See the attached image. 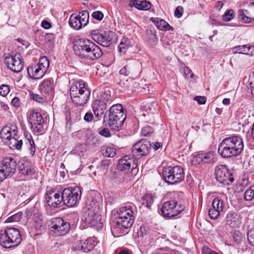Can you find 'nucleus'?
Wrapping results in <instances>:
<instances>
[{"label":"nucleus","mask_w":254,"mask_h":254,"mask_svg":"<svg viewBox=\"0 0 254 254\" xmlns=\"http://www.w3.org/2000/svg\"><path fill=\"white\" fill-rule=\"evenodd\" d=\"M1 131L6 135V138L10 141V147L20 149L22 145V141L18 140L16 138L11 137V131L10 128H3Z\"/></svg>","instance_id":"a878e982"},{"label":"nucleus","mask_w":254,"mask_h":254,"mask_svg":"<svg viewBox=\"0 0 254 254\" xmlns=\"http://www.w3.org/2000/svg\"><path fill=\"white\" fill-rule=\"evenodd\" d=\"M93 42L89 39L80 38L74 42L73 49L75 54L85 59Z\"/></svg>","instance_id":"dca6fc26"},{"label":"nucleus","mask_w":254,"mask_h":254,"mask_svg":"<svg viewBox=\"0 0 254 254\" xmlns=\"http://www.w3.org/2000/svg\"><path fill=\"white\" fill-rule=\"evenodd\" d=\"M248 240L250 244L254 246V229L249 230L247 234Z\"/></svg>","instance_id":"de8ad7c7"},{"label":"nucleus","mask_w":254,"mask_h":254,"mask_svg":"<svg viewBox=\"0 0 254 254\" xmlns=\"http://www.w3.org/2000/svg\"><path fill=\"white\" fill-rule=\"evenodd\" d=\"M214 175L216 181L224 185H230L233 181L234 178L225 165H218L215 168Z\"/></svg>","instance_id":"6e6552de"},{"label":"nucleus","mask_w":254,"mask_h":254,"mask_svg":"<svg viewBox=\"0 0 254 254\" xmlns=\"http://www.w3.org/2000/svg\"><path fill=\"white\" fill-rule=\"evenodd\" d=\"M45 38L47 41H48L49 43L51 42L53 43V40H54L55 39V36L52 33H46L45 34Z\"/></svg>","instance_id":"774afa93"},{"label":"nucleus","mask_w":254,"mask_h":254,"mask_svg":"<svg viewBox=\"0 0 254 254\" xmlns=\"http://www.w3.org/2000/svg\"><path fill=\"white\" fill-rule=\"evenodd\" d=\"M163 177L166 183L174 185L184 179L185 173L183 168L179 166H168L163 169Z\"/></svg>","instance_id":"20e7f679"},{"label":"nucleus","mask_w":254,"mask_h":254,"mask_svg":"<svg viewBox=\"0 0 254 254\" xmlns=\"http://www.w3.org/2000/svg\"><path fill=\"white\" fill-rule=\"evenodd\" d=\"M76 91V89H75L74 87H73L70 97L73 103L75 104L77 106H82L86 104L89 99L90 91L81 92V94L79 95H77Z\"/></svg>","instance_id":"b1692460"},{"label":"nucleus","mask_w":254,"mask_h":254,"mask_svg":"<svg viewBox=\"0 0 254 254\" xmlns=\"http://www.w3.org/2000/svg\"><path fill=\"white\" fill-rule=\"evenodd\" d=\"M130 73V66L126 65L119 71V81L117 83L124 88L129 87L131 85L132 80L127 76Z\"/></svg>","instance_id":"412c9836"},{"label":"nucleus","mask_w":254,"mask_h":254,"mask_svg":"<svg viewBox=\"0 0 254 254\" xmlns=\"http://www.w3.org/2000/svg\"><path fill=\"white\" fill-rule=\"evenodd\" d=\"M184 73L187 78H192L193 76L192 72L188 67L186 66L184 68Z\"/></svg>","instance_id":"052dcab7"},{"label":"nucleus","mask_w":254,"mask_h":254,"mask_svg":"<svg viewBox=\"0 0 254 254\" xmlns=\"http://www.w3.org/2000/svg\"><path fill=\"white\" fill-rule=\"evenodd\" d=\"M49 61L46 57H41L38 63L27 68L29 76L34 79H40L45 74L49 66Z\"/></svg>","instance_id":"423d86ee"},{"label":"nucleus","mask_w":254,"mask_h":254,"mask_svg":"<svg viewBox=\"0 0 254 254\" xmlns=\"http://www.w3.org/2000/svg\"><path fill=\"white\" fill-rule=\"evenodd\" d=\"M28 142L30 145V154H31V156H33L35 154V150H36L35 144L33 139L31 140V141H29V142Z\"/></svg>","instance_id":"680f3d73"},{"label":"nucleus","mask_w":254,"mask_h":254,"mask_svg":"<svg viewBox=\"0 0 254 254\" xmlns=\"http://www.w3.org/2000/svg\"><path fill=\"white\" fill-rule=\"evenodd\" d=\"M212 207L215 208L217 211L221 212L224 207V202L223 200L218 198H215L212 203Z\"/></svg>","instance_id":"4c0bfd02"},{"label":"nucleus","mask_w":254,"mask_h":254,"mask_svg":"<svg viewBox=\"0 0 254 254\" xmlns=\"http://www.w3.org/2000/svg\"><path fill=\"white\" fill-rule=\"evenodd\" d=\"M112 179L113 180L119 183L122 182L123 181V178L122 177V175L119 173L115 172L112 177Z\"/></svg>","instance_id":"864d4df0"},{"label":"nucleus","mask_w":254,"mask_h":254,"mask_svg":"<svg viewBox=\"0 0 254 254\" xmlns=\"http://www.w3.org/2000/svg\"><path fill=\"white\" fill-rule=\"evenodd\" d=\"M152 21L155 25L157 26V27L161 30H173V28L167 22H166L164 20L158 18H152Z\"/></svg>","instance_id":"473e14b6"},{"label":"nucleus","mask_w":254,"mask_h":254,"mask_svg":"<svg viewBox=\"0 0 254 254\" xmlns=\"http://www.w3.org/2000/svg\"><path fill=\"white\" fill-rule=\"evenodd\" d=\"M250 85L251 88V92L254 96V72L250 75Z\"/></svg>","instance_id":"bf43d9fd"},{"label":"nucleus","mask_w":254,"mask_h":254,"mask_svg":"<svg viewBox=\"0 0 254 254\" xmlns=\"http://www.w3.org/2000/svg\"><path fill=\"white\" fill-rule=\"evenodd\" d=\"M153 132V129L151 127H143L141 131V134L144 136L150 135Z\"/></svg>","instance_id":"c03bdc74"},{"label":"nucleus","mask_w":254,"mask_h":254,"mask_svg":"<svg viewBox=\"0 0 254 254\" xmlns=\"http://www.w3.org/2000/svg\"><path fill=\"white\" fill-rule=\"evenodd\" d=\"M45 198L47 203L51 207L55 208L64 205L62 193L56 192L54 189H50L46 191Z\"/></svg>","instance_id":"a211bd4d"},{"label":"nucleus","mask_w":254,"mask_h":254,"mask_svg":"<svg viewBox=\"0 0 254 254\" xmlns=\"http://www.w3.org/2000/svg\"><path fill=\"white\" fill-rule=\"evenodd\" d=\"M89 18V13L87 10H83L78 14H72L69 19V26L75 30H79L88 24Z\"/></svg>","instance_id":"9b49d317"},{"label":"nucleus","mask_w":254,"mask_h":254,"mask_svg":"<svg viewBox=\"0 0 254 254\" xmlns=\"http://www.w3.org/2000/svg\"><path fill=\"white\" fill-rule=\"evenodd\" d=\"M18 169L19 174L26 179L31 178L36 172L34 165L27 160H22L19 161Z\"/></svg>","instance_id":"aec40b11"},{"label":"nucleus","mask_w":254,"mask_h":254,"mask_svg":"<svg viewBox=\"0 0 254 254\" xmlns=\"http://www.w3.org/2000/svg\"><path fill=\"white\" fill-rule=\"evenodd\" d=\"M184 208L183 205L178 204L176 200H171L163 203L161 212L165 217L171 218L180 214Z\"/></svg>","instance_id":"1a4fd4ad"},{"label":"nucleus","mask_w":254,"mask_h":254,"mask_svg":"<svg viewBox=\"0 0 254 254\" xmlns=\"http://www.w3.org/2000/svg\"><path fill=\"white\" fill-rule=\"evenodd\" d=\"M116 154L115 149L111 147H107L106 151L103 153L104 156L107 157H113Z\"/></svg>","instance_id":"a18cd8bd"},{"label":"nucleus","mask_w":254,"mask_h":254,"mask_svg":"<svg viewBox=\"0 0 254 254\" xmlns=\"http://www.w3.org/2000/svg\"><path fill=\"white\" fill-rule=\"evenodd\" d=\"M52 231L57 236L66 234L70 229V224L62 218H55L52 220Z\"/></svg>","instance_id":"f3484780"},{"label":"nucleus","mask_w":254,"mask_h":254,"mask_svg":"<svg viewBox=\"0 0 254 254\" xmlns=\"http://www.w3.org/2000/svg\"><path fill=\"white\" fill-rule=\"evenodd\" d=\"M151 144L147 139H141L136 142L132 147V153L136 158L147 155L151 148Z\"/></svg>","instance_id":"4468645a"},{"label":"nucleus","mask_w":254,"mask_h":254,"mask_svg":"<svg viewBox=\"0 0 254 254\" xmlns=\"http://www.w3.org/2000/svg\"><path fill=\"white\" fill-rule=\"evenodd\" d=\"M253 186H251L245 192L244 198L246 200L250 201L254 199V191Z\"/></svg>","instance_id":"ea45409f"},{"label":"nucleus","mask_w":254,"mask_h":254,"mask_svg":"<svg viewBox=\"0 0 254 254\" xmlns=\"http://www.w3.org/2000/svg\"><path fill=\"white\" fill-rule=\"evenodd\" d=\"M111 100L110 95L105 92L103 93L98 99L93 102L91 106L96 117H99L104 114L107 103Z\"/></svg>","instance_id":"f8f14e48"},{"label":"nucleus","mask_w":254,"mask_h":254,"mask_svg":"<svg viewBox=\"0 0 254 254\" xmlns=\"http://www.w3.org/2000/svg\"><path fill=\"white\" fill-rule=\"evenodd\" d=\"M9 89L7 85H2L0 86V95L5 96L9 92Z\"/></svg>","instance_id":"09e8293b"},{"label":"nucleus","mask_w":254,"mask_h":254,"mask_svg":"<svg viewBox=\"0 0 254 254\" xmlns=\"http://www.w3.org/2000/svg\"><path fill=\"white\" fill-rule=\"evenodd\" d=\"M22 216L20 213H16L10 217H9L6 220L7 223L19 222L21 219Z\"/></svg>","instance_id":"37998d69"},{"label":"nucleus","mask_w":254,"mask_h":254,"mask_svg":"<svg viewBox=\"0 0 254 254\" xmlns=\"http://www.w3.org/2000/svg\"><path fill=\"white\" fill-rule=\"evenodd\" d=\"M226 222L231 227H237L241 223L240 215L235 212H229L226 217Z\"/></svg>","instance_id":"cd10ccee"},{"label":"nucleus","mask_w":254,"mask_h":254,"mask_svg":"<svg viewBox=\"0 0 254 254\" xmlns=\"http://www.w3.org/2000/svg\"><path fill=\"white\" fill-rule=\"evenodd\" d=\"M34 222L33 225H34V227H35V228L37 229H40L43 225L42 220L41 219H40V218H39L38 220H37L36 218H35L34 219Z\"/></svg>","instance_id":"5fc2aeb1"},{"label":"nucleus","mask_w":254,"mask_h":254,"mask_svg":"<svg viewBox=\"0 0 254 254\" xmlns=\"http://www.w3.org/2000/svg\"><path fill=\"white\" fill-rule=\"evenodd\" d=\"M95 200H93L85 212V222L87 224L97 230L102 228L103 224L101 215L98 214L99 207Z\"/></svg>","instance_id":"7ed1b4c3"},{"label":"nucleus","mask_w":254,"mask_h":254,"mask_svg":"<svg viewBox=\"0 0 254 254\" xmlns=\"http://www.w3.org/2000/svg\"><path fill=\"white\" fill-rule=\"evenodd\" d=\"M93 40L104 47H108L117 42L116 34L111 31L101 33L98 30H94L91 33Z\"/></svg>","instance_id":"0eeeda50"},{"label":"nucleus","mask_w":254,"mask_h":254,"mask_svg":"<svg viewBox=\"0 0 254 254\" xmlns=\"http://www.w3.org/2000/svg\"><path fill=\"white\" fill-rule=\"evenodd\" d=\"M92 16L94 19L101 21L103 18L104 14L100 11H95L92 13Z\"/></svg>","instance_id":"8fccbe9b"},{"label":"nucleus","mask_w":254,"mask_h":254,"mask_svg":"<svg viewBox=\"0 0 254 254\" xmlns=\"http://www.w3.org/2000/svg\"><path fill=\"white\" fill-rule=\"evenodd\" d=\"M134 6L139 10H147L150 8L151 4L147 0H139L134 3Z\"/></svg>","instance_id":"f704fd0d"},{"label":"nucleus","mask_w":254,"mask_h":254,"mask_svg":"<svg viewBox=\"0 0 254 254\" xmlns=\"http://www.w3.org/2000/svg\"><path fill=\"white\" fill-rule=\"evenodd\" d=\"M81 189L79 187L64 189L62 192L63 204L68 207L77 205L81 199Z\"/></svg>","instance_id":"39448f33"},{"label":"nucleus","mask_w":254,"mask_h":254,"mask_svg":"<svg viewBox=\"0 0 254 254\" xmlns=\"http://www.w3.org/2000/svg\"><path fill=\"white\" fill-rule=\"evenodd\" d=\"M4 63L9 69L14 72H20L24 67V64L21 61V55L19 53L6 57Z\"/></svg>","instance_id":"2eb2a0df"},{"label":"nucleus","mask_w":254,"mask_h":254,"mask_svg":"<svg viewBox=\"0 0 254 254\" xmlns=\"http://www.w3.org/2000/svg\"><path fill=\"white\" fill-rule=\"evenodd\" d=\"M134 219L122 215H117L115 220V224L112 228V233L118 231L121 228L127 229L131 227Z\"/></svg>","instance_id":"6ab92c4d"},{"label":"nucleus","mask_w":254,"mask_h":254,"mask_svg":"<svg viewBox=\"0 0 254 254\" xmlns=\"http://www.w3.org/2000/svg\"><path fill=\"white\" fill-rule=\"evenodd\" d=\"M20 233L14 227L0 230V245L5 248L17 246L21 241Z\"/></svg>","instance_id":"f03ea898"},{"label":"nucleus","mask_w":254,"mask_h":254,"mask_svg":"<svg viewBox=\"0 0 254 254\" xmlns=\"http://www.w3.org/2000/svg\"><path fill=\"white\" fill-rule=\"evenodd\" d=\"M194 100L197 101L198 104L203 105L205 103L206 99L204 96H196L194 97Z\"/></svg>","instance_id":"4d7b16f0"},{"label":"nucleus","mask_w":254,"mask_h":254,"mask_svg":"<svg viewBox=\"0 0 254 254\" xmlns=\"http://www.w3.org/2000/svg\"><path fill=\"white\" fill-rule=\"evenodd\" d=\"M117 215H122L124 217H128L134 219L135 213L133 210L132 207L130 206H125L121 207L117 210Z\"/></svg>","instance_id":"7c9ffc66"},{"label":"nucleus","mask_w":254,"mask_h":254,"mask_svg":"<svg viewBox=\"0 0 254 254\" xmlns=\"http://www.w3.org/2000/svg\"><path fill=\"white\" fill-rule=\"evenodd\" d=\"M109 160H104L101 161L99 169L101 172H102V173L105 174L107 172L109 165Z\"/></svg>","instance_id":"79ce46f5"},{"label":"nucleus","mask_w":254,"mask_h":254,"mask_svg":"<svg viewBox=\"0 0 254 254\" xmlns=\"http://www.w3.org/2000/svg\"><path fill=\"white\" fill-rule=\"evenodd\" d=\"M109 115H115L118 116V117H120L121 119L122 117L126 118V114L124 112L123 107L122 105L118 104H115L110 108L109 110Z\"/></svg>","instance_id":"2f4dec72"},{"label":"nucleus","mask_w":254,"mask_h":254,"mask_svg":"<svg viewBox=\"0 0 254 254\" xmlns=\"http://www.w3.org/2000/svg\"><path fill=\"white\" fill-rule=\"evenodd\" d=\"M93 114L91 112H87L84 117V120L88 122H91L93 119Z\"/></svg>","instance_id":"69168bd1"},{"label":"nucleus","mask_w":254,"mask_h":254,"mask_svg":"<svg viewBox=\"0 0 254 254\" xmlns=\"http://www.w3.org/2000/svg\"><path fill=\"white\" fill-rule=\"evenodd\" d=\"M40 89L42 92L44 93H52L54 90L53 80L51 78L44 80L40 85Z\"/></svg>","instance_id":"c756f323"},{"label":"nucleus","mask_w":254,"mask_h":254,"mask_svg":"<svg viewBox=\"0 0 254 254\" xmlns=\"http://www.w3.org/2000/svg\"><path fill=\"white\" fill-rule=\"evenodd\" d=\"M235 13L232 9H229L225 11L223 15V20L225 21H229L234 18Z\"/></svg>","instance_id":"58836bf2"},{"label":"nucleus","mask_w":254,"mask_h":254,"mask_svg":"<svg viewBox=\"0 0 254 254\" xmlns=\"http://www.w3.org/2000/svg\"><path fill=\"white\" fill-rule=\"evenodd\" d=\"M203 164L211 163L216 160V154L214 151H209L206 153H202Z\"/></svg>","instance_id":"72a5a7b5"},{"label":"nucleus","mask_w":254,"mask_h":254,"mask_svg":"<svg viewBox=\"0 0 254 254\" xmlns=\"http://www.w3.org/2000/svg\"><path fill=\"white\" fill-rule=\"evenodd\" d=\"M2 165L0 169L1 181L8 177L12 176L15 172L17 163L12 158H7L2 161Z\"/></svg>","instance_id":"ddd939ff"},{"label":"nucleus","mask_w":254,"mask_h":254,"mask_svg":"<svg viewBox=\"0 0 254 254\" xmlns=\"http://www.w3.org/2000/svg\"><path fill=\"white\" fill-rule=\"evenodd\" d=\"M191 162L194 165H199L203 163L202 153H199L193 156L191 159Z\"/></svg>","instance_id":"a19ab883"},{"label":"nucleus","mask_w":254,"mask_h":254,"mask_svg":"<svg viewBox=\"0 0 254 254\" xmlns=\"http://www.w3.org/2000/svg\"><path fill=\"white\" fill-rule=\"evenodd\" d=\"M74 87L75 89H76L77 95L81 94V92L90 91V90L87 87V83L83 80H78L74 81L72 83L70 87V96H71V92H72L73 88Z\"/></svg>","instance_id":"c85d7f7f"},{"label":"nucleus","mask_w":254,"mask_h":254,"mask_svg":"<svg viewBox=\"0 0 254 254\" xmlns=\"http://www.w3.org/2000/svg\"><path fill=\"white\" fill-rule=\"evenodd\" d=\"M115 115H108V117L106 116L104 117V123L107 122L109 127L113 130L118 131L122 127L126 118L117 117Z\"/></svg>","instance_id":"4be33fe9"},{"label":"nucleus","mask_w":254,"mask_h":254,"mask_svg":"<svg viewBox=\"0 0 254 254\" xmlns=\"http://www.w3.org/2000/svg\"><path fill=\"white\" fill-rule=\"evenodd\" d=\"M99 134L106 137H108L111 136V133L108 128H104L99 131Z\"/></svg>","instance_id":"13d9d810"},{"label":"nucleus","mask_w":254,"mask_h":254,"mask_svg":"<svg viewBox=\"0 0 254 254\" xmlns=\"http://www.w3.org/2000/svg\"><path fill=\"white\" fill-rule=\"evenodd\" d=\"M97 244V242L95 238L90 237L87 239L85 241L80 242V246H79V244L78 245V249L80 248L81 251L86 253L92 250Z\"/></svg>","instance_id":"bb28decb"},{"label":"nucleus","mask_w":254,"mask_h":254,"mask_svg":"<svg viewBox=\"0 0 254 254\" xmlns=\"http://www.w3.org/2000/svg\"><path fill=\"white\" fill-rule=\"evenodd\" d=\"M202 254H218L208 247H204L202 249Z\"/></svg>","instance_id":"338daca9"},{"label":"nucleus","mask_w":254,"mask_h":254,"mask_svg":"<svg viewBox=\"0 0 254 254\" xmlns=\"http://www.w3.org/2000/svg\"><path fill=\"white\" fill-rule=\"evenodd\" d=\"M141 204L147 208H150L154 201L153 196L151 194L147 193L143 195L141 198Z\"/></svg>","instance_id":"c9c22d12"},{"label":"nucleus","mask_w":254,"mask_h":254,"mask_svg":"<svg viewBox=\"0 0 254 254\" xmlns=\"http://www.w3.org/2000/svg\"><path fill=\"white\" fill-rule=\"evenodd\" d=\"M136 167L137 164L134 161L127 156L120 159L118 165L119 170L126 173L132 172Z\"/></svg>","instance_id":"5701e85b"},{"label":"nucleus","mask_w":254,"mask_h":254,"mask_svg":"<svg viewBox=\"0 0 254 254\" xmlns=\"http://www.w3.org/2000/svg\"><path fill=\"white\" fill-rule=\"evenodd\" d=\"M241 47L242 49H243V50H241V51H238V53L250 55L249 50V46H248L246 45H244L242 46Z\"/></svg>","instance_id":"0e129e2a"},{"label":"nucleus","mask_w":254,"mask_h":254,"mask_svg":"<svg viewBox=\"0 0 254 254\" xmlns=\"http://www.w3.org/2000/svg\"><path fill=\"white\" fill-rule=\"evenodd\" d=\"M30 98L38 103H42L44 101V99L37 94H31Z\"/></svg>","instance_id":"3c124183"},{"label":"nucleus","mask_w":254,"mask_h":254,"mask_svg":"<svg viewBox=\"0 0 254 254\" xmlns=\"http://www.w3.org/2000/svg\"><path fill=\"white\" fill-rule=\"evenodd\" d=\"M127 48V45L123 43V41H122L120 43V44L119 45V46L118 47V49L120 53H125Z\"/></svg>","instance_id":"e2e57ef3"},{"label":"nucleus","mask_w":254,"mask_h":254,"mask_svg":"<svg viewBox=\"0 0 254 254\" xmlns=\"http://www.w3.org/2000/svg\"><path fill=\"white\" fill-rule=\"evenodd\" d=\"M102 55L103 52L101 48L93 42L91 44L85 59L93 61L100 58Z\"/></svg>","instance_id":"393cba45"},{"label":"nucleus","mask_w":254,"mask_h":254,"mask_svg":"<svg viewBox=\"0 0 254 254\" xmlns=\"http://www.w3.org/2000/svg\"><path fill=\"white\" fill-rule=\"evenodd\" d=\"M183 12V7L181 6H178L175 11V16L177 18H180L182 16Z\"/></svg>","instance_id":"603ef678"},{"label":"nucleus","mask_w":254,"mask_h":254,"mask_svg":"<svg viewBox=\"0 0 254 254\" xmlns=\"http://www.w3.org/2000/svg\"><path fill=\"white\" fill-rule=\"evenodd\" d=\"M28 120L35 132L43 133L45 132L47 127L40 113L33 111L29 113Z\"/></svg>","instance_id":"9d476101"},{"label":"nucleus","mask_w":254,"mask_h":254,"mask_svg":"<svg viewBox=\"0 0 254 254\" xmlns=\"http://www.w3.org/2000/svg\"><path fill=\"white\" fill-rule=\"evenodd\" d=\"M242 139L238 136H233L224 138L219 145L218 152L223 158L237 156L243 150Z\"/></svg>","instance_id":"f257e3e1"},{"label":"nucleus","mask_w":254,"mask_h":254,"mask_svg":"<svg viewBox=\"0 0 254 254\" xmlns=\"http://www.w3.org/2000/svg\"><path fill=\"white\" fill-rule=\"evenodd\" d=\"M220 212L219 211H217V209L214 208L213 207H211L209 210V215L210 218L213 219H215L217 218V217L219 216Z\"/></svg>","instance_id":"49530a36"},{"label":"nucleus","mask_w":254,"mask_h":254,"mask_svg":"<svg viewBox=\"0 0 254 254\" xmlns=\"http://www.w3.org/2000/svg\"><path fill=\"white\" fill-rule=\"evenodd\" d=\"M248 11L244 9H241L238 11L239 18L244 23H250L254 20L253 18L247 16L246 15Z\"/></svg>","instance_id":"e433bc0d"},{"label":"nucleus","mask_w":254,"mask_h":254,"mask_svg":"<svg viewBox=\"0 0 254 254\" xmlns=\"http://www.w3.org/2000/svg\"><path fill=\"white\" fill-rule=\"evenodd\" d=\"M157 104L155 102H151L147 105V109L152 113L156 111Z\"/></svg>","instance_id":"6e6d98bb"}]
</instances>
